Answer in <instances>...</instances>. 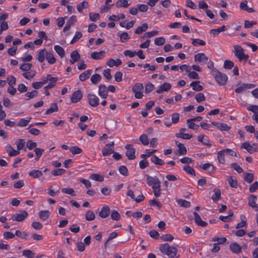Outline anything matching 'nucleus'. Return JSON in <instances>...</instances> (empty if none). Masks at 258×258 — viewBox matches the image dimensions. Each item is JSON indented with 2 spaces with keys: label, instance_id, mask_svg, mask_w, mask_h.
Here are the masks:
<instances>
[{
  "label": "nucleus",
  "instance_id": "obj_36",
  "mask_svg": "<svg viewBox=\"0 0 258 258\" xmlns=\"http://www.w3.org/2000/svg\"><path fill=\"white\" fill-rule=\"evenodd\" d=\"M58 110V106L57 103H54L51 104L50 107L45 112L46 114H50Z\"/></svg>",
  "mask_w": 258,
  "mask_h": 258
},
{
  "label": "nucleus",
  "instance_id": "obj_40",
  "mask_svg": "<svg viewBox=\"0 0 258 258\" xmlns=\"http://www.w3.org/2000/svg\"><path fill=\"white\" fill-rule=\"evenodd\" d=\"M46 58L47 61L50 64L54 63L56 61L53 53L50 52H46Z\"/></svg>",
  "mask_w": 258,
  "mask_h": 258
},
{
  "label": "nucleus",
  "instance_id": "obj_10",
  "mask_svg": "<svg viewBox=\"0 0 258 258\" xmlns=\"http://www.w3.org/2000/svg\"><path fill=\"white\" fill-rule=\"evenodd\" d=\"M195 61L198 62H207L209 58L204 53H199L195 55Z\"/></svg>",
  "mask_w": 258,
  "mask_h": 258
},
{
  "label": "nucleus",
  "instance_id": "obj_5",
  "mask_svg": "<svg viewBox=\"0 0 258 258\" xmlns=\"http://www.w3.org/2000/svg\"><path fill=\"white\" fill-rule=\"evenodd\" d=\"M125 148L126 150V156L129 160L135 159L136 149L133 147V145L127 144L125 145Z\"/></svg>",
  "mask_w": 258,
  "mask_h": 258
},
{
  "label": "nucleus",
  "instance_id": "obj_19",
  "mask_svg": "<svg viewBox=\"0 0 258 258\" xmlns=\"http://www.w3.org/2000/svg\"><path fill=\"white\" fill-rule=\"evenodd\" d=\"M239 7L240 9L243 11H245L248 13H252L254 12V10L252 8H249L247 6V1H243L240 4Z\"/></svg>",
  "mask_w": 258,
  "mask_h": 258
},
{
  "label": "nucleus",
  "instance_id": "obj_42",
  "mask_svg": "<svg viewBox=\"0 0 258 258\" xmlns=\"http://www.w3.org/2000/svg\"><path fill=\"white\" fill-rule=\"evenodd\" d=\"M88 3L87 2L84 1L77 6V9L79 12L82 13L83 9H87L88 8Z\"/></svg>",
  "mask_w": 258,
  "mask_h": 258
},
{
  "label": "nucleus",
  "instance_id": "obj_61",
  "mask_svg": "<svg viewBox=\"0 0 258 258\" xmlns=\"http://www.w3.org/2000/svg\"><path fill=\"white\" fill-rule=\"evenodd\" d=\"M154 42L156 45H162L165 43V39L163 37H158L155 39Z\"/></svg>",
  "mask_w": 258,
  "mask_h": 258
},
{
  "label": "nucleus",
  "instance_id": "obj_33",
  "mask_svg": "<svg viewBox=\"0 0 258 258\" xmlns=\"http://www.w3.org/2000/svg\"><path fill=\"white\" fill-rule=\"evenodd\" d=\"M135 23V21H132L129 22H126V21H124L120 22V25L122 27H124L126 29H129L134 26Z\"/></svg>",
  "mask_w": 258,
  "mask_h": 258
},
{
  "label": "nucleus",
  "instance_id": "obj_39",
  "mask_svg": "<svg viewBox=\"0 0 258 258\" xmlns=\"http://www.w3.org/2000/svg\"><path fill=\"white\" fill-rule=\"evenodd\" d=\"M54 49L61 57H63L64 56L65 51L62 47L59 45H55Z\"/></svg>",
  "mask_w": 258,
  "mask_h": 258
},
{
  "label": "nucleus",
  "instance_id": "obj_63",
  "mask_svg": "<svg viewBox=\"0 0 258 258\" xmlns=\"http://www.w3.org/2000/svg\"><path fill=\"white\" fill-rule=\"evenodd\" d=\"M23 254L28 258H33L34 256L35 253L31 250H25L23 252Z\"/></svg>",
  "mask_w": 258,
  "mask_h": 258
},
{
  "label": "nucleus",
  "instance_id": "obj_50",
  "mask_svg": "<svg viewBox=\"0 0 258 258\" xmlns=\"http://www.w3.org/2000/svg\"><path fill=\"white\" fill-rule=\"evenodd\" d=\"M143 85L142 84L137 83L133 87L132 91L133 92H142L143 90Z\"/></svg>",
  "mask_w": 258,
  "mask_h": 258
},
{
  "label": "nucleus",
  "instance_id": "obj_58",
  "mask_svg": "<svg viewBox=\"0 0 258 258\" xmlns=\"http://www.w3.org/2000/svg\"><path fill=\"white\" fill-rule=\"evenodd\" d=\"M66 172V170L62 168H59L57 169H55L52 171V174L53 176H58L64 174Z\"/></svg>",
  "mask_w": 258,
  "mask_h": 258
},
{
  "label": "nucleus",
  "instance_id": "obj_44",
  "mask_svg": "<svg viewBox=\"0 0 258 258\" xmlns=\"http://www.w3.org/2000/svg\"><path fill=\"white\" fill-rule=\"evenodd\" d=\"M130 4L128 3V1L127 0H119L116 3V6L117 8L119 7H123V8H127L128 6H129Z\"/></svg>",
  "mask_w": 258,
  "mask_h": 258
},
{
  "label": "nucleus",
  "instance_id": "obj_25",
  "mask_svg": "<svg viewBox=\"0 0 258 258\" xmlns=\"http://www.w3.org/2000/svg\"><path fill=\"white\" fill-rule=\"evenodd\" d=\"M46 52L47 51L45 49L41 50L37 55V59L40 62L44 61Z\"/></svg>",
  "mask_w": 258,
  "mask_h": 258
},
{
  "label": "nucleus",
  "instance_id": "obj_15",
  "mask_svg": "<svg viewBox=\"0 0 258 258\" xmlns=\"http://www.w3.org/2000/svg\"><path fill=\"white\" fill-rule=\"evenodd\" d=\"M194 215L195 221L198 225L202 227H205L208 225L207 223L202 220L200 215L197 212H194Z\"/></svg>",
  "mask_w": 258,
  "mask_h": 258
},
{
  "label": "nucleus",
  "instance_id": "obj_55",
  "mask_svg": "<svg viewBox=\"0 0 258 258\" xmlns=\"http://www.w3.org/2000/svg\"><path fill=\"white\" fill-rule=\"evenodd\" d=\"M36 73L35 71L28 72H26V73H24L23 74V76L26 79H27L28 80H31L36 75Z\"/></svg>",
  "mask_w": 258,
  "mask_h": 258
},
{
  "label": "nucleus",
  "instance_id": "obj_28",
  "mask_svg": "<svg viewBox=\"0 0 258 258\" xmlns=\"http://www.w3.org/2000/svg\"><path fill=\"white\" fill-rule=\"evenodd\" d=\"M230 249L234 253H239L241 251V247L237 243H233L230 245Z\"/></svg>",
  "mask_w": 258,
  "mask_h": 258
},
{
  "label": "nucleus",
  "instance_id": "obj_35",
  "mask_svg": "<svg viewBox=\"0 0 258 258\" xmlns=\"http://www.w3.org/2000/svg\"><path fill=\"white\" fill-rule=\"evenodd\" d=\"M151 161L155 165H163L164 164V162L163 160L159 158L157 156L155 155L153 156L151 158Z\"/></svg>",
  "mask_w": 258,
  "mask_h": 258
},
{
  "label": "nucleus",
  "instance_id": "obj_38",
  "mask_svg": "<svg viewBox=\"0 0 258 258\" xmlns=\"http://www.w3.org/2000/svg\"><path fill=\"white\" fill-rule=\"evenodd\" d=\"M90 178L92 180H95V181H97L101 182V181H103L104 180V176L101 175L97 174V173L92 174L90 175Z\"/></svg>",
  "mask_w": 258,
  "mask_h": 258
},
{
  "label": "nucleus",
  "instance_id": "obj_43",
  "mask_svg": "<svg viewBox=\"0 0 258 258\" xmlns=\"http://www.w3.org/2000/svg\"><path fill=\"white\" fill-rule=\"evenodd\" d=\"M17 150H20L23 149L25 145V141L23 139H18L16 142Z\"/></svg>",
  "mask_w": 258,
  "mask_h": 258
},
{
  "label": "nucleus",
  "instance_id": "obj_51",
  "mask_svg": "<svg viewBox=\"0 0 258 258\" xmlns=\"http://www.w3.org/2000/svg\"><path fill=\"white\" fill-rule=\"evenodd\" d=\"M183 170L189 174L194 176L196 175L194 169L189 165L184 166L183 167Z\"/></svg>",
  "mask_w": 258,
  "mask_h": 258
},
{
  "label": "nucleus",
  "instance_id": "obj_29",
  "mask_svg": "<svg viewBox=\"0 0 258 258\" xmlns=\"http://www.w3.org/2000/svg\"><path fill=\"white\" fill-rule=\"evenodd\" d=\"M200 82L194 81L190 83V86L192 87V89L196 91H200L203 90L204 88L199 84Z\"/></svg>",
  "mask_w": 258,
  "mask_h": 258
},
{
  "label": "nucleus",
  "instance_id": "obj_32",
  "mask_svg": "<svg viewBox=\"0 0 258 258\" xmlns=\"http://www.w3.org/2000/svg\"><path fill=\"white\" fill-rule=\"evenodd\" d=\"M148 28V25L147 23L143 24L141 26L138 27L135 31V33L137 34H140L142 32L146 31Z\"/></svg>",
  "mask_w": 258,
  "mask_h": 258
},
{
  "label": "nucleus",
  "instance_id": "obj_60",
  "mask_svg": "<svg viewBox=\"0 0 258 258\" xmlns=\"http://www.w3.org/2000/svg\"><path fill=\"white\" fill-rule=\"evenodd\" d=\"M160 238L164 241H171L174 237L171 234H164L161 236Z\"/></svg>",
  "mask_w": 258,
  "mask_h": 258
},
{
  "label": "nucleus",
  "instance_id": "obj_11",
  "mask_svg": "<svg viewBox=\"0 0 258 258\" xmlns=\"http://www.w3.org/2000/svg\"><path fill=\"white\" fill-rule=\"evenodd\" d=\"M186 131L185 128H181L179 130V133H176L175 136L177 138H181L183 139L188 140L192 138V136L191 135L184 133V132Z\"/></svg>",
  "mask_w": 258,
  "mask_h": 258
},
{
  "label": "nucleus",
  "instance_id": "obj_22",
  "mask_svg": "<svg viewBox=\"0 0 258 258\" xmlns=\"http://www.w3.org/2000/svg\"><path fill=\"white\" fill-rule=\"evenodd\" d=\"M6 148L7 152L10 156H15L20 154V151L13 149L11 145H8Z\"/></svg>",
  "mask_w": 258,
  "mask_h": 258
},
{
  "label": "nucleus",
  "instance_id": "obj_64",
  "mask_svg": "<svg viewBox=\"0 0 258 258\" xmlns=\"http://www.w3.org/2000/svg\"><path fill=\"white\" fill-rule=\"evenodd\" d=\"M247 109L254 113L253 114H258V106L257 105H249L247 107Z\"/></svg>",
  "mask_w": 258,
  "mask_h": 258
},
{
  "label": "nucleus",
  "instance_id": "obj_56",
  "mask_svg": "<svg viewBox=\"0 0 258 258\" xmlns=\"http://www.w3.org/2000/svg\"><path fill=\"white\" fill-rule=\"evenodd\" d=\"M240 218H241V222L237 224V226L236 227V228H237V229L244 227L246 225V220H245L246 218H245V216H244L243 215H241L240 216Z\"/></svg>",
  "mask_w": 258,
  "mask_h": 258
},
{
  "label": "nucleus",
  "instance_id": "obj_3",
  "mask_svg": "<svg viewBox=\"0 0 258 258\" xmlns=\"http://www.w3.org/2000/svg\"><path fill=\"white\" fill-rule=\"evenodd\" d=\"M234 54L235 56L239 59V60H247L248 58V55L244 53L243 49L240 45L234 46Z\"/></svg>",
  "mask_w": 258,
  "mask_h": 258
},
{
  "label": "nucleus",
  "instance_id": "obj_54",
  "mask_svg": "<svg viewBox=\"0 0 258 258\" xmlns=\"http://www.w3.org/2000/svg\"><path fill=\"white\" fill-rule=\"evenodd\" d=\"M244 180L248 183H251L253 180V174L250 173H244Z\"/></svg>",
  "mask_w": 258,
  "mask_h": 258
},
{
  "label": "nucleus",
  "instance_id": "obj_52",
  "mask_svg": "<svg viewBox=\"0 0 258 258\" xmlns=\"http://www.w3.org/2000/svg\"><path fill=\"white\" fill-rule=\"evenodd\" d=\"M70 150L71 153L74 155L81 154L82 152V149L76 146L72 147L70 148Z\"/></svg>",
  "mask_w": 258,
  "mask_h": 258
},
{
  "label": "nucleus",
  "instance_id": "obj_6",
  "mask_svg": "<svg viewBox=\"0 0 258 258\" xmlns=\"http://www.w3.org/2000/svg\"><path fill=\"white\" fill-rule=\"evenodd\" d=\"M28 216V213L26 211H22L21 213L13 215L12 219L13 221L21 222L24 221Z\"/></svg>",
  "mask_w": 258,
  "mask_h": 258
},
{
  "label": "nucleus",
  "instance_id": "obj_47",
  "mask_svg": "<svg viewBox=\"0 0 258 258\" xmlns=\"http://www.w3.org/2000/svg\"><path fill=\"white\" fill-rule=\"evenodd\" d=\"M111 218L115 221H118L120 219V215L116 210H113L111 213Z\"/></svg>",
  "mask_w": 258,
  "mask_h": 258
},
{
  "label": "nucleus",
  "instance_id": "obj_59",
  "mask_svg": "<svg viewBox=\"0 0 258 258\" xmlns=\"http://www.w3.org/2000/svg\"><path fill=\"white\" fill-rule=\"evenodd\" d=\"M234 62L229 60H225L224 63V68L227 69H231L234 67Z\"/></svg>",
  "mask_w": 258,
  "mask_h": 258
},
{
  "label": "nucleus",
  "instance_id": "obj_12",
  "mask_svg": "<svg viewBox=\"0 0 258 258\" xmlns=\"http://www.w3.org/2000/svg\"><path fill=\"white\" fill-rule=\"evenodd\" d=\"M257 198L255 196L251 195L248 198V205L252 207L256 211H258V207L256 205V200Z\"/></svg>",
  "mask_w": 258,
  "mask_h": 258
},
{
  "label": "nucleus",
  "instance_id": "obj_7",
  "mask_svg": "<svg viewBox=\"0 0 258 258\" xmlns=\"http://www.w3.org/2000/svg\"><path fill=\"white\" fill-rule=\"evenodd\" d=\"M114 145L113 142H111L110 143L106 144L103 148L102 152L103 156H107L111 155L113 153V147Z\"/></svg>",
  "mask_w": 258,
  "mask_h": 258
},
{
  "label": "nucleus",
  "instance_id": "obj_20",
  "mask_svg": "<svg viewBox=\"0 0 258 258\" xmlns=\"http://www.w3.org/2000/svg\"><path fill=\"white\" fill-rule=\"evenodd\" d=\"M122 63V61L120 59H117L116 60L113 58H109L106 64L110 67H113L114 66H119Z\"/></svg>",
  "mask_w": 258,
  "mask_h": 258
},
{
  "label": "nucleus",
  "instance_id": "obj_23",
  "mask_svg": "<svg viewBox=\"0 0 258 258\" xmlns=\"http://www.w3.org/2000/svg\"><path fill=\"white\" fill-rule=\"evenodd\" d=\"M226 27L225 25H223L217 29H214L210 30V34L213 35L214 36H218L219 34L223 31L226 30Z\"/></svg>",
  "mask_w": 258,
  "mask_h": 258
},
{
  "label": "nucleus",
  "instance_id": "obj_13",
  "mask_svg": "<svg viewBox=\"0 0 258 258\" xmlns=\"http://www.w3.org/2000/svg\"><path fill=\"white\" fill-rule=\"evenodd\" d=\"M83 97V94L80 90L75 91L71 97V101L73 103L78 102Z\"/></svg>",
  "mask_w": 258,
  "mask_h": 258
},
{
  "label": "nucleus",
  "instance_id": "obj_57",
  "mask_svg": "<svg viewBox=\"0 0 258 258\" xmlns=\"http://www.w3.org/2000/svg\"><path fill=\"white\" fill-rule=\"evenodd\" d=\"M38 91L36 90H33L30 92H27L25 94V96L28 97V100L33 98L37 96Z\"/></svg>",
  "mask_w": 258,
  "mask_h": 258
},
{
  "label": "nucleus",
  "instance_id": "obj_62",
  "mask_svg": "<svg viewBox=\"0 0 258 258\" xmlns=\"http://www.w3.org/2000/svg\"><path fill=\"white\" fill-rule=\"evenodd\" d=\"M82 37V34L81 32H76L74 38L71 41V44L75 43L79 39H80Z\"/></svg>",
  "mask_w": 258,
  "mask_h": 258
},
{
  "label": "nucleus",
  "instance_id": "obj_49",
  "mask_svg": "<svg viewBox=\"0 0 258 258\" xmlns=\"http://www.w3.org/2000/svg\"><path fill=\"white\" fill-rule=\"evenodd\" d=\"M177 203L181 206L188 208L190 206V202L183 199H179L177 200Z\"/></svg>",
  "mask_w": 258,
  "mask_h": 258
},
{
  "label": "nucleus",
  "instance_id": "obj_46",
  "mask_svg": "<svg viewBox=\"0 0 258 258\" xmlns=\"http://www.w3.org/2000/svg\"><path fill=\"white\" fill-rule=\"evenodd\" d=\"M225 154V153L224 151H223V150L219 151L218 153L217 158H218L219 162L221 164H224L225 163V159H224Z\"/></svg>",
  "mask_w": 258,
  "mask_h": 258
},
{
  "label": "nucleus",
  "instance_id": "obj_16",
  "mask_svg": "<svg viewBox=\"0 0 258 258\" xmlns=\"http://www.w3.org/2000/svg\"><path fill=\"white\" fill-rule=\"evenodd\" d=\"M110 214V208L108 206H103L101 210L99 213V215L102 218H105L109 216Z\"/></svg>",
  "mask_w": 258,
  "mask_h": 258
},
{
  "label": "nucleus",
  "instance_id": "obj_34",
  "mask_svg": "<svg viewBox=\"0 0 258 258\" xmlns=\"http://www.w3.org/2000/svg\"><path fill=\"white\" fill-rule=\"evenodd\" d=\"M191 44L194 46H198V45L204 46L206 44L205 41L200 39L191 38Z\"/></svg>",
  "mask_w": 258,
  "mask_h": 258
},
{
  "label": "nucleus",
  "instance_id": "obj_18",
  "mask_svg": "<svg viewBox=\"0 0 258 258\" xmlns=\"http://www.w3.org/2000/svg\"><path fill=\"white\" fill-rule=\"evenodd\" d=\"M241 148L246 149L250 154L257 151L256 148H254L248 142H244L241 145Z\"/></svg>",
  "mask_w": 258,
  "mask_h": 258
},
{
  "label": "nucleus",
  "instance_id": "obj_30",
  "mask_svg": "<svg viewBox=\"0 0 258 258\" xmlns=\"http://www.w3.org/2000/svg\"><path fill=\"white\" fill-rule=\"evenodd\" d=\"M175 144L178 147L179 154L185 155L187 151L183 144L180 143L177 141H176Z\"/></svg>",
  "mask_w": 258,
  "mask_h": 258
},
{
  "label": "nucleus",
  "instance_id": "obj_17",
  "mask_svg": "<svg viewBox=\"0 0 258 258\" xmlns=\"http://www.w3.org/2000/svg\"><path fill=\"white\" fill-rule=\"evenodd\" d=\"M171 85L170 84L166 82L160 86L159 89L156 91V92L158 94H161L164 91H168L171 89Z\"/></svg>",
  "mask_w": 258,
  "mask_h": 258
},
{
  "label": "nucleus",
  "instance_id": "obj_4",
  "mask_svg": "<svg viewBox=\"0 0 258 258\" xmlns=\"http://www.w3.org/2000/svg\"><path fill=\"white\" fill-rule=\"evenodd\" d=\"M147 183L149 185L152 186L153 188H160V181L156 177H153L146 175Z\"/></svg>",
  "mask_w": 258,
  "mask_h": 258
},
{
  "label": "nucleus",
  "instance_id": "obj_26",
  "mask_svg": "<svg viewBox=\"0 0 258 258\" xmlns=\"http://www.w3.org/2000/svg\"><path fill=\"white\" fill-rule=\"evenodd\" d=\"M92 73V70H87L85 72H84L83 73H82L80 77H79V79H80V80L81 81H84L85 80H86L87 79H88L91 74Z\"/></svg>",
  "mask_w": 258,
  "mask_h": 258
},
{
  "label": "nucleus",
  "instance_id": "obj_37",
  "mask_svg": "<svg viewBox=\"0 0 258 258\" xmlns=\"http://www.w3.org/2000/svg\"><path fill=\"white\" fill-rule=\"evenodd\" d=\"M49 212L47 210L41 211L39 213V217L43 221L46 220L49 217Z\"/></svg>",
  "mask_w": 258,
  "mask_h": 258
},
{
  "label": "nucleus",
  "instance_id": "obj_24",
  "mask_svg": "<svg viewBox=\"0 0 258 258\" xmlns=\"http://www.w3.org/2000/svg\"><path fill=\"white\" fill-rule=\"evenodd\" d=\"M71 57L70 62L74 64L80 59V55L77 50H74L71 53Z\"/></svg>",
  "mask_w": 258,
  "mask_h": 258
},
{
  "label": "nucleus",
  "instance_id": "obj_45",
  "mask_svg": "<svg viewBox=\"0 0 258 258\" xmlns=\"http://www.w3.org/2000/svg\"><path fill=\"white\" fill-rule=\"evenodd\" d=\"M85 218L87 221H92L95 219V215L92 211L89 210L86 212Z\"/></svg>",
  "mask_w": 258,
  "mask_h": 258
},
{
  "label": "nucleus",
  "instance_id": "obj_31",
  "mask_svg": "<svg viewBox=\"0 0 258 258\" xmlns=\"http://www.w3.org/2000/svg\"><path fill=\"white\" fill-rule=\"evenodd\" d=\"M214 194L212 196V199L213 201H217L221 199V191L218 188H215L214 189Z\"/></svg>",
  "mask_w": 258,
  "mask_h": 258
},
{
  "label": "nucleus",
  "instance_id": "obj_41",
  "mask_svg": "<svg viewBox=\"0 0 258 258\" xmlns=\"http://www.w3.org/2000/svg\"><path fill=\"white\" fill-rule=\"evenodd\" d=\"M101 76L98 74L92 75L91 77V81L94 84H97L101 79Z\"/></svg>",
  "mask_w": 258,
  "mask_h": 258
},
{
  "label": "nucleus",
  "instance_id": "obj_2",
  "mask_svg": "<svg viewBox=\"0 0 258 258\" xmlns=\"http://www.w3.org/2000/svg\"><path fill=\"white\" fill-rule=\"evenodd\" d=\"M213 75L216 82L220 85H224L227 83L228 78L226 74L221 73L217 70H214L213 71Z\"/></svg>",
  "mask_w": 258,
  "mask_h": 258
},
{
  "label": "nucleus",
  "instance_id": "obj_9",
  "mask_svg": "<svg viewBox=\"0 0 258 258\" xmlns=\"http://www.w3.org/2000/svg\"><path fill=\"white\" fill-rule=\"evenodd\" d=\"M88 102L92 107H96L99 104V99L97 96L94 94H89L88 95Z\"/></svg>",
  "mask_w": 258,
  "mask_h": 258
},
{
  "label": "nucleus",
  "instance_id": "obj_21",
  "mask_svg": "<svg viewBox=\"0 0 258 258\" xmlns=\"http://www.w3.org/2000/svg\"><path fill=\"white\" fill-rule=\"evenodd\" d=\"M105 53L106 52L104 51L93 52L91 54V57L96 60L100 59L104 57Z\"/></svg>",
  "mask_w": 258,
  "mask_h": 258
},
{
  "label": "nucleus",
  "instance_id": "obj_8",
  "mask_svg": "<svg viewBox=\"0 0 258 258\" xmlns=\"http://www.w3.org/2000/svg\"><path fill=\"white\" fill-rule=\"evenodd\" d=\"M47 80H48V84L44 87V90H47L52 88L55 86L58 80V78L53 77L51 75H47Z\"/></svg>",
  "mask_w": 258,
  "mask_h": 258
},
{
  "label": "nucleus",
  "instance_id": "obj_27",
  "mask_svg": "<svg viewBox=\"0 0 258 258\" xmlns=\"http://www.w3.org/2000/svg\"><path fill=\"white\" fill-rule=\"evenodd\" d=\"M43 173L42 171L39 170L34 169L29 172V175L35 178H39L41 177Z\"/></svg>",
  "mask_w": 258,
  "mask_h": 258
},
{
  "label": "nucleus",
  "instance_id": "obj_53",
  "mask_svg": "<svg viewBox=\"0 0 258 258\" xmlns=\"http://www.w3.org/2000/svg\"><path fill=\"white\" fill-rule=\"evenodd\" d=\"M140 141L143 145L147 146L149 144L148 137L146 134H143L140 137Z\"/></svg>",
  "mask_w": 258,
  "mask_h": 258
},
{
  "label": "nucleus",
  "instance_id": "obj_14",
  "mask_svg": "<svg viewBox=\"0 0 258 258\" xmlns=\"http://www.w3.org/2000/svg\"><path fill=\"white\" fill-rule=\"evenodd\" d=\"M99 95L102 98H106L108 95V91L104 85L100 84L99 86Z\"/></svg>",
  "mask_w": 258,
  "mask_h": 258
},
{
  "label": "nucleus",
  "instance_id": "obj_48",
  "mask_svg": "<svg viewBox=\"0 0 258 258\" xmlns=\"http://www.w3.org/2000/svg\"><path fill=\"white\" fill-rule=\"evenodd\" d=\"M61 191L63 193L70 195L73 197L76 195L75 190L72 188H62Z\"/></svg>",
  "mask_w": 258,
  "mask_h": 258
},
{
  "label": "nucleus",
  "instance_id": "obj_1",
  "mask_svg": "<svg viewBox=\"0 0 258 258\" xmlns=\"http://www.w3.org/2000/svg\"><path fill=\"white\" fill-rule=\"evenodd\" d=\"M159 250L163 254L168 255L169 258L174 257L177 252L176 248L170 246L168 243L161 244Z\"/></svg>",
  "mask_w": 258,
  "mask_h": 258
}]
</instances>
